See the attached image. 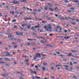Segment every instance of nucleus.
<instances>
[{
  "label": "nucleus",
  "instance_id": "nucleus-1",
  "mask_svg": "<svg viewBox=\"0 0 79 79\" xmlns=\"http://www.w3.org/2000/svg\"><path fill=\"white\" fill-rule=\"evenodd\" d=\"M45 29H46L47 31H49V32H52V25L49 24L46 26L44 27Z\"/></svg>",
  "mask_w": 79,
  "mask_h": 79
},
{
  "label": "nucleus",
  "instance_id": "nucleus-2",
  "mask_svg": "<svg viewBox=\"0 0 79 79\" xmlns=\"http://www.w3.org/2000/svg\"><path fill=\"white\" fill-rule=\"evenodd\" d=\"M41 56V55L40 53H36V56H35V58H34V61H36V59H37V57L38 58H40Z\"/></svg>",
  "mask_w": 79,
  "mask_h": 79
},
{
  "label": "nucleus",
  "instance_id": "nucleus-3",
  "mask_svg": "<svg viewBox=\"0 0 79 79\" xmlns=\"http://www.w3.org/2000/svg\"><path fill=\"white\" fill-rule=\"evenodd\" d=\"M10 3H12V4H16L18 5V4H19V1H16L15 2V1H14L11 2Z\"/></svg>",
  "mask_w": 79,
  "mask_h": 79
},
{
  "label": "nucleus",
  "instance_id": "nucleus-4",
  "mask_svg": "<svg viewBox=\"0 0 79 79\" xmlns=\"http://www.w3.org/2000/svg\"><path fill=\"white\" fill-rule=\"evenodd\" d=\"M16 35H23V32H18L17 31L16 33Z\"/></svg>",
  "mask_w": 79,
  "mask_h": 79
},
{
  "label": "nucleus",
  "instance_id": "nucleus-5",
  "mask_svg": "<svg viewBox=\"0 0 79 79\" xmlns=\"http://www.w3.org/2000/svg\"><path fill=\"white\" fill-rule=\"evenodd\" d=\"M74 2H75V3H78L77 4V7H79V1H76V0H74L73 1Z\"/></svg>",
  "mask_w": 79,
  "mask_h": 79
},
{
  "label": "nucleus",
  "instance_id": "nucleus-6",
  "mask_svg": "<svg viewBox=\"0 0 79 79\" xmlns=\"http://www.w3.org/2000/svg\"><path fill=\"white\" fill-rule=\"evenodd\" d=\"M51 8H52V6H49V8H48V9L50 11H53L54 10V9H52Z\"/></svg>",
  "mask_w": 79,
  "mask_h": 79
},
{
  "label": "nucleus",
  "instance_id": "nucleus-7",
  "mask_svg": "<svg viewBox=\"0 0 79 79\" xmlns=\"http://www.w3.org/2000/svg\"><path fill=\"white\" fill-rule=\"evenodd\" d=\"M36 39H27V40L28 41H33V40H36Z\"/></svg>",
  "mask_w": 79,
  "mask_h": 79
},
{
  "label": "nucleus",
  "instance_id": "nucleus-8",
  "mask_svg": "<svg viewBox=\"0 0 79 79\" xmlns=\"http://www.w3.org/2000/svg\"><path fill=\"white\" fill-rule=\"evenodd\" d=\"M30 71L31 73L32 74H36V72H34L32 70V69L30 70Z\"/></svg>",
  "mask_w": 79,
  "mask_h": 79
},
{
  "label": "nucleus",
  "instance_id": "nucleus-9",
  "mask_svg": "<svg viewBox=\"0 0 79 79\" xmlns=\"http://www.w3.org/2000/svg\"><path fill=\"white\" fill-rule=\"evenodd\" d=\"M35 27H32L31 28V30H32L33 31H35Z\"/></svg>",
  "mask_w": 79,
  "mask_h": 79
},
{
  "label": "nucleus",
  "instance_id": "nucleus-10",
  "mask_svg": "<svg viewBox=\"0 0 79 79\" xmlns=\"http://www.w3.org/2000/svg\"><path fill=\"white\" fill-rule=\"evenodd\" d=\"M5 59L6 60H7L8 61H11V60L10 59L8 58H5Z\"/></svg>",
  "mask_w": 79,
  "mask_h": 79
},
{
  "label": "nucleus",
  "instance_id": "nucleus-11",
  "mask_svg": "<svg viewBox=\"0 0 79 79\" xmlns=\"http://www.w3.org/2000/svg\"><path fill=\"white\" fill-rule=\"evenodd\" d=\"M60 28V26H57L56 28L55 31L56 32H58V28Z\"/></svg>",
  "mask_w": 79,
  "mask_h": 79
},
{
  "label": "nucleus",
  "instance_id": "nucleus-12",
  "mask_svg": "<svg viewBox=\"0 0 79 79\" xmlns=\"http://www.w3.org/2000/svg\"><path fill=\"white\" fill-rule=\"evenodd\" d=\"M42 23L43 24H44V23H47V21H44V20H42Z\"/></svg>",
  "mask_w": 79,
  "mask_h": 79
},
{
  "label": "nucleus",
  "instance_id": "nucleus-13",
  "mask_svg": "<svg viewBox=\"0 0 79 79\" xmlns=\"http://www.w3.org/2000/svg\"><path fill=\"white\" fill-rule=\"evenodd\" d=\"M21 0V2H24V3H27V0Z\"/></svg>",
  "mask_w": 79,
  "mask_h": 79
},
{
  "label": "nucleus",
  "instance_id": "nucleus-14",
  "mask_svg": "<svg viewBox=\"0 0 79 79\" xmlns=\"http://www.w3.org/2000/svg\"><path fill=\"white\" fill-rule=\"evenodd\" d=\"M38 26H34V27H35V28H38V27H40V26H40V24H38Z\"/></svg>",
  "mask_w": 79,
  "mask_h": 79
},
{
  "label": "nucleus",
  "instance_id": "nucleus-15",
  "mask_svg": "<svg viewBox=\"0 0 79 79\" xmlns=\"http://www.w3.org/2000/svg\"><path fill=\"white\" fill-rule=\"evenodd\" d=\"M35 68L36 69V70H37V71H40L39 69H38V68H39L38 66L36 65V66H35Z\"/></svg>",
  "mask_w": 79,
  "mask_h": 79
},
{
  "label": "nucleus",
  "instance_id": "nucleus-16",
  "mask_svg": "<svg viewBox=\"0 0 79 79\" xmlns=\"http://www.w3.org/2000/svg\"><path fill=\"white\" fill-rule=\"evenodd\" d=\"M31 25H29L28 26H27V28L28 29H31Z\"/></svg>",
  "mask_w": 79,
  "mask_h": 79
},
{
  "label": "nucleus",
  "instance_id": "nucleus-17",
  "mask_svg": "<svg viewBox=\"0 0 79 79\" xmlns=\"http://www.w3.org/2000/svg\"><path fill=\"white\" fill-rule=\"evenodd\" d=\"M35 78H37V79H40L41 78L40 77H37L36 76H35Z\"/></svg>",
  "mask_w": 79,
  "mask_h": 79
},
{
  "label": "nucleus",
  "instance_id": "nucleus-18",
  "mask_svg": "<svg viewBox=\"0 0 79 79\" xmlns=\"http://www.w3.org/2000/svg\"><path fill=\"white\" fill-rule=\"evenodd\" d=\"M17 42H21V39H17Z\"/></svg>",
  "mask_w": 79,
  "mask_h": 79
},
{
  "label": "nucleus",
  "instance_id": "nucleus-19",
  "mask_svg": "<svg viewBox=\"0 0 79 79\" xmlns=\"http://www.w3.org/2000/svg\"><path fill=\"white\" fill-rule=\"evenodd\" d=\"M64 38L65 39H70V37H64Z\"/></svg>",
  "mask_w": 79,
  "mask_h": 79
},
{
  "label": "nucleus",
  "instance_id": "nucleus-20",
  "mask_svg": "<svg viewBox=\"0 0 79 79\" xmlns=\"http://www.w3.org/2000/svg\"><path fill=\"white\" fill-rule=\"evenodd\" d=\"M72 52L73 53H74L75 52H78V51L76 50H72Z\"/></svg>",
  "mask_w": 79,
  "mask_h": 79
},
{
  "label": "nucleus",
  "instance_id": "nucleus-21",
  "mask_svg": "<svg viewBox=\"0 0 79 79\" xmlns=\"http://www.w3.org/2000/svg\"><path fill=\"white\" fill-rule=\"evenodd\" d=\"M27 10H30V11H32V9H30L29 8H27Z\"/></svg>",
  "mask_w": 79,
  "mask_h": 79
},
{
  "label": "nucleus",
  "instance_id": "nucleus-22",
  "mask_svg": "<svg viewBox=\"0 0 79 79\" xmlns=\"http://www.w3.org/2000/svg\"><path fill=\"white\" fill-rule=\"evenodd\" d=\"M46 46L47 47H53V46H52V45H50L49 44H47V45H46Z\"/></svg>",
  "mask_w": 79,
  "mask_h": 79
},
{
  "label": "nucleus",
  "instance_id": "nucleus-23",
  "mask_svg": "<svg viewBox=\"0 0 79 79\" xmlns=\"http://www.w3.org/2000/svg\"><path fill=\"white\" fill-rule=\"evenodd\" d=\"M47 4L49 6H52V5H53L51 4H50V3H47Z\"/></svg>",
  "mask_w": 79,
  "mask_h": 79
},
{
  "label": "nucleus",
  "instance_id": "nucleus-24",
  "mask_svg": "<svg viewBox=\"0 0 79 79\" xmlns=\"http://www.w3.org/2000/svg\"><path fill=\"white\" fill-rule=\"evenodd\" d=\"M72 53H69V54L67 55V56H68L69 57V56H71V55H72Z\"/></svg>",
  "mask_w": 79,
  "mask_h": 79
},
{
  "label": "nucleus",
  "instance_id": "nucleus-25",
  "mask_svg": "<svg viewBox=\"0 0 79 79\" xmlns=\"http://www.w3.org/2000/svg\"><path fill=\"white\" fill-rule=\"evenodd\" d=\"M31 19V18L27 17L25 19V21H26V20L28 19Z\"/></svg>",
  "mask_w": 79,
  "mask_h": 79
},
{
  "label": "nucleus",
  "instance_id": "nucleus-26",
  "mask_svg": "<svg viewBox=\"0 0 79 79\" xmlns=\"http://www.w3.org/2000/svg\"><path fill=\"white\" fill-rule=\"evenodd\" d=\"M12 23H15V22H16V19H15L13 20L12 21Z\"/></svg>",
  "mask_w": 79,
  "mask_h": 79
},
{
  "label": "nucleus",
  "instance_id": "nucleus-27",
  "mask_svg": "<svg viewBox=\"0 0 79 79\" xmlns=\"http://www.w3.org/2000/svg\"><path fill=\"white\" fill-rule=\"evenodd\" d=\"M48 6H46V7H45L44 8V9L45 10H48Z\"/></svg>",
  "mask_w": 79,
  "mask_h": 79
},
{
  "label": "nucleus",
  "instance_id": "nucleus-28",
  "mask_svg": "<svg viewBox=\"0 0 79 79\" xmlns=\"http://www.w3.org/2000/svg\"><path fill=\"white\" fill-rule=\"evenodd\" d=\"M33 35H37V33H33L32 34Z\"/></svg>",
  "mask_w": 79,
  "mask_h": 79
},
{
  "label": "nucleus",
  "instance_id": "nucleus-29",
  "mask_svg": "<svg viewBox=\"0 0 79 79\" xmlns=\"http://www.w3.org/2000/svg\"><path fill=\"white\" fill-rule=\"evenodd\" d=\"M43 65H44V66H47V63H44L43 64Z\"/></svg>",
  "mask_w": 79,
  "mask_h": 79
},
{
  "label": "nucleus",
  "instance_id": "nucleus-30",
  "mask_svg": "<svg viewBox=\"0 0 79 79\" xmlns=\"http://www.w3.org/2000/svg\"><path fill=\"white\" fill-rule=\"evenodd\" d=\"M13 37V35H9L8 36V37L9 38H11V37Z\"/></svg>",
  "mask_w": 79,
  "mask_h": 79
},
{
  "label": "nucleus",
  "instance_id": "nucleus-31",
  "mask_svg": "<svg viewBox=\"0 0 79 79\" xmlns=\"http://www.w3.org/2000/svg\"><path fill=\"white\" fill-rule=\"evenodd\" d=\"M67 11L68 13H71V11H71V10H68Z\"/></svg>",
  "mask_w": 79,
  "mask_h": 79
},
{
  "label": "nucleus",
  "instance_id": "nucleus-32",
  "mask_svg": "<svg viewBox=\"0 0 79 79\" xmlns=\"http://www.w3.org/2000/svg\"><path fill=\"white\" fill-rule=\"evenodd\" d=\"M55 11H58V8L56 7L55 9Z\"/></svg>",
  "mask_w": 79,
  "mask_h": 79
},
{
  "label": "nucleus",
  "instance_id": "nucleus-33",
  "mask_svg": "<svg viewBox=\"0 0 79 79\" xmlns=\"http://www.w3.org/2000/svg\"><path fill=\"white\" fill-rule=\"evenodd\" d=\"M51 69H52V70H55V68L53 67H51Z\"/></svg>",
  "mask_w": 79,
  "mask_h": 79
},
{
  "label": "nucleus",
  "instance_id": "nucleus-34",
  "mask_svg": "<svg viewBox=\"0 0 79 79\" xmlns=\"http://www.w3.org/2000/svg\"><path fill=\"white\" fill-rule=\"evenodd\" d=\"M38 39H40L41 38V39L42 38V36H38V37H37Z\"/></svg>",
  "mask_w": 79,
  "mask_h": 79
},
{
  "label": "nucleus",
  "instance_id": "nucleus-35",
  "mask_svg": "<svg viewBox=\"0 0 79 79\" xmlns=\"http://www.w3.org/2000/svg\"><path fill=\"white\" fill-rule=\"evenodd\" d=\"M62 30V28H60V31H59V32L60 33V32H62V31L61 30Z\"/></svg>",
  "mask_w": 79,
  "mask_h": 79
},
{
  "label": "nucleus",
  "instance_id": "nucleus-36",
  "mask_svg": "<svg viewBox=\"0 0 79 79\" xmlns=\"http://www.w3.org/2000/svg\"><path fill=\"white\" fill-rule=\"evenodd\" d=\"M64 67H65L66 68H69V66L68 65H63Z\"/></svg>",
  "mask_w": 79,
  "mask_h": 79
},
{
  "label": "nucleus",
  "instance_id": "nucleus-37",
  "mask_svg": "<svg viewBox=\"0 0 79 79\" xmlns=\"http://www.w3.org/2000/svg\"><path fill=\"white\" fill-rule=\"evenodd\" d=\"M38 19L39 20V21H42V19L39 18V19Z\"/></svg>",
  "mask_w": 79,
  "mask_h": 79
},
{
  "label": "nucleus",
  "instance_id": "nucleus-38",
  "mask_svg": "<svg viewBox=\"0 0 79 79\" xmlns=\"http://www.w3.org/2000/svg\"><path fill=\"white\" fill-rule=\"evenodd\" d=\"M64 3H68V0H66L64 1Z\"/></svg>",
  "mask_w": 79,
  "mask_h": 79
},
{
  "label": "nucleus",
  "instance_id": "nucleus-39",
  "mask_svg": "<svg viewBox=\"0 0 79 79\" xmlns=\"http://www.w3.org/2000/svg\"><path fill=\"white\" fill-rule=\"evenodd\" d=\"M5 62L4 61H2L0 62V64H4Z\"/></svg>",
  "mask_w": 79,
  "mask_h": 79
},
{
  "label": "nucleus",
  "instance_id": "nucleus-40",
  "mask_svg": "<svg viewBox=\"0 0 79 79\" xmlns=\"http://www.w3.org/2000/svg\"><path fill=\"white\" fill-rule=\"evenodd\" d=\"M15 13H16L17 15H19V12H18V11H16Z\"/></svg>",
  "mask_w": 79,
  "mask_h": 79
},
{
  "label": "nucleus",
  "instance_id": "nucleus-41",
  "mask_svg": "<svg viewBox=\"0 0 79 79\" xmlns=\"http://www.w3.org/2000/svg\"><path fill=\"white\" fill-rule=\"evenodd\" d=\"M2 76H3V77H5V76H6V75L5 74H3L2 75Z\"/></svg>",
  "mask_w": 79,
  "mask_h": 79
},
{
  "label": "nucleus",
  "instance_id": "nucleus-42",
  "mask_svg": "<svg viewBox=\"0 0 79 79\" xmlns=\"http://www.w3.org/2000/svg\"><path fill=\"white\" fill-rule=\"evenodd\" d=\"M22 57H23L24 58H26V57H27V56L26 55H23L22 56Z\"/></svg>",
  "mask_w": 79,
  "mask_h": 79
},
{
  "label": "nucleus",
  "instance_id": "nucleus-43",
  "mask_svg": "<svg viewBox=\"0 0 79 79\" xmlns=\"http://www.w3.org/2000/svg\"><path fill=\"white\" fill-rule=\"evenodd\" d=\"M41 42L42 43V44H44V41L43 40H41Z\"/></svg>",
  "mask_w": 79,
  "mask_h": 79
},
{
  "label": "nucleus",
  "instance_id": "nucleus-44",
  "mask_svg": "<svg viewBox=\"0 0 79 79\" xmlns=\"http://www.w3.org/2000/svg\"><path fill=\"white\" fill-rule=\"evenodd\" d=\"M71 10H73V11H74V10H75V9L74 8H71Z\"/></svg>",
  "mask_w": 79,
  "mask_h": 79
},
{
  "label": "nucleus",
  "instance_id": "nucleus-45",
  "mask_svg": "<svg viewBox=\"0 0 79 79\" xmlns=\"http://www.w3.org/2000/svg\"><path fill=\"white\" fill-rule=\"evenodd\" d=\"M45 56H46V55L45 54H43L42 55V56H43V57H45Z\"/></svg>",
  "mask_w": 79,
  "mask_h": 79
},
{
  "label": "nucleus",
  "instance_id": "nucleus-46",
  "mask_svg": "<svg viewBox=\"0 0 79 79\" xmlns=\"http://www.w3.org/2000/svg\"><path fill=\"white\" fill-rule=\"evenodd\" d=\"M14 27L15 28V29H17V27H18V26L16 25H15Z\"/></svg>",
  "mask_w": 79,
  "mask_h": 79
},
{
  "label": "nucleus",
  "instance_id": "nucleus-47",
  "mask_svg": "<svg viewBox=\"0 0 79 79\" xmlns=\"http://www.w3.org/2000/svg\"><path fill=\"white\" fill-rule=\"evenodd\" d=\"M25 61H26V62H28V61H29V60L28 59H26Z\"/></svg>",
  "mask_w": 79,
  "mask_h": 79
},
{
  "label": "nucleus",
  "instance_id": "nucleus-48",
  "mask_svg": "<svg viewBox=\"0 0 79 79\" xmlns=\"http://www.w3.org/2000/svg\"><path fill=\"white\" fill-rule=\"evenodd\" d=\"M71 24H73V25H74V24H76V23H73V22H72L71 23Z\"/></svg>",
  "mask_w": 79,
  "mask_h": 79
},
{
  "label": "nucleus",
  "instance_id": "nucleus-49",
  "mask_svg": "<svg viewBox=\"0 0 79 79\" xmlns=\"http://www.w3.org/2000/svg\"><path fill=\"white\" fill-rule=\"evenodd\" d=\"M72 56L73 57H75L76 58H79V57H78V56L76 57V56H74V55H72Z\"/></svg>",
  "mask_w": 79,
  "mask_h": 79
},
{
  "label": "nucleus",
  "instance_id": "nucleus-50",
  "mask_svg": "<svg viewBox=\"0 0 79 79\" xmlns=\"http://www.w3.org/2000/svg\"><path fill=\"white\" fill-rule=\"evenodd\" d=\"M72 19V21H74V20H75V19H76L74 18V19Z\"/></svg>",
  "mask_w": 79,
  "mask_h": 79
},
{
  "label": "nucleus",
  "instance_id": "nucleus-51",
  "mask_svg": "<svg viewBox=\"0 0 79 79\" xmlns=\"http://www.w3.org/2000/svg\"><path fill=\"white\" fill-rule=\"evenodd\" d=\"M43 70V71H45V67H44L43 69H42Z\"/></svg>",
  "mask_w": 79,
  "mask_h": 79
},
{
  "label": "nucleus",
  "instance_id": "nucleus-52",
  "mask_svg": "<svg viewBox=\"0 0 79 79\" xmlns=\"http://www.w3.org/2000/svg\"><path fill=\"white\" fill-rule=\"evenodd\" d=\"M52 19V18H51V17H49V18H48V20H50V19Z\"/></svg>",
  "mask_w": 79,
  "mask_h": 79
},
{
  "label": "nucleus",
  "instance_id": "nucleus-53",
  "mask_svg": "<svg viewBox=\"0 0 79 79\" xmlns=\"http://www.w3.org/2000/svg\"><path fill=\"white\" fill-rule=\"evenodd\" d=\"M49 35L50 36H52V35H53V34H50Z\"/></svg>",
  "mask_w": 79,
  "mask_h": 79
},
{
  "label": "nucleus",
  "instance_id": "nucleus-54",
  "mask_svg": "<svg viewBox=\"0 0 79 79\" xmlns=\"http://www.w3.org/2000/svg\"><path fill=\"white\" fill-rule=\"evenodd\" d=\"M77 63L76 62H73V64H77Z\"/></svg>",
  "mask_w": 79,
  "mask_h": 79
},
{
  "label": "nucleus",
  "instance_id": "nucleus-55",
  "mask_svg": "<svg viewBox=\"0 0 79 79\" xmlns=\"http://www.w3.org/2000/svg\"><path fill=\"white\" fill-rule=\"evenodd\" d=\"M64 19H65L64 18H62L60 19V20H64Z\"/></svg>",
  "mask_w": 79,
  "mask_h": 79
},
{
  "label": "nucleus",
  "instance_id": "nucleus-56",
  "mask_svg": "<svg viewBox=\"0 0 79 79\" xmlns=\"http://www.w3.org/2000/svg\"><path fill=\"white\" fill-rule=\"evenodd\" d=\"M70 65L71 66H73V63H72V62H70Z\"/></svg>",
  "mask_w": 79,
  "mask_h": 79
},
{
  "label": "nucleus",
  "instance_id": "nucleus-57",
  "mask_svg": "<svg viewBox=\"0 0 79 79\" xmlns=\"http://www.w3.org/2000/svg\"><path fill=\"white\" fill-rule=\"evenodd\" d=\"M73 78H74L75 79H77V77H76L75 76H74L73 77Z\"/></svg>",
  "mask_w": 79,
  "mask_h": 79
},
{
  "label": "nucleus",
  "instance_id": "nucleus-58",
  "mask_svg": "<svg viewBox=\"0 0 79 79\" xmlns=\"http://www.w3.org/2000/svg\"><path fill=\"white\" fill-rule=\"evenodd\" d=\"M17 52H21V50H17Z\"/></svg>",
  "mask_w": 79,
  "mask_h": 79
},
{
  "label": "nucleus",
  "instance_id": "nucleus-59",
  "mask_svg": "<svg viewBox=\"0 0 79 79\" xmlns=\"http://www.w3.org/2000/svg\"><path fill=\"white\" fill-rule=\"evenodd\" d=\"M3 43L2 42H0V45H3Z\"/></svg>",
  "mask_w": 79,
  "mask_h": 79
},
{
  "label": "nucleus",
  "instance_id": "nucleus-60",
  "mask_svg": "<svg viewBox=\"0 0 79 79\" xmlns=\"http://www.w3.org/2000/svg\"><path fill=\"white\" fill-rule=\"evenodd\" d=\"M14 39V38H11V39H10V40H13Z\"/></svg>",
  "mask_w": 79,
  "mask_h": 79
},
{
  "label": "nucleus",
  "instance_id": "nucleus-61",
  "mask_svg": "<svg viewBox=\"0 0 79 79\" xmlns=\"http://www.w3.org/2000/svg\"><path fill=\"white\" fill-rule=\"evenodd\" d=\"M37 11H38V12H40V11H41V10H37Z\"/></svg>",
  "mask_w": 79,
  "mask_h": 79
},
{
  "label": "nucleus",
  "instance_id": "nucleus-62",
  "mask_svg": "<svg viewBox=\"0 0 79 79\" xmlns=\"http://www.w3.org/2000/svg\"><path fill=\"white\" fill-rule=\"evenodd\" d=\"M77 23H78L79 22V19H77Z\"/></svg>",
  "mask_w": 79,
  "mask_h": 79
},
{
  "label": "nucleus",
  "instance_id": "nucleus-63",
  "mask_svg": "<svg viewBox=\"0 0 79 79\" xmlns=\"http://www.w3.org/2000/svg\"><path fill=\"white\" fill-rule=\"evenodd\" d=\"M18 47V46L16 45V46H14V47H15V48H17V47Z\"/></svg>",
  "mask_w": 79,
  "mask_h": 79
},
{
  "label": "nucleus",
  "instance_id": "nucleus-64",
  "mask_svg": "<svg viewBox=\"0 0 79 79\" xmlns=\"http://www.w3.org/2000/svg\"><path fill=\"white\" fill-rule=\"evenodd\" d=\"M23 52H26V49H24L23 50Z\"/></svg>",
  "mask_w": 79,
  "mask_h": 79
}]
</instances>
